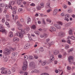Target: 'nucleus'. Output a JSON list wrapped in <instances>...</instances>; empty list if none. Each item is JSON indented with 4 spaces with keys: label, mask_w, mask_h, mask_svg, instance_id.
<instances>
[{
    "label": "nucleus",
    "mask_w": 75,
    "mask_h": 75,
    "mask_svg": "<svg viewBox=\"0 0 75 75\" xmlns=\"http://www.w3.org/2000/svg\"><path fill=\"white\" fill-rule=\"evenodd\" d=\"M62 42H66V41L65 40H62Z\"/></svg>",
    "instance_id": "61"
},
{
    "label": "nucleus",
    "mask_w": 75,
    "mask_h": 75,
    "mask_svg": "<svg viewBox=\"0 0 75 75\" xmlns=\"http://www.w3.org/2000/svg\"><path fill=\"white\" fill-rule=\"evenodd\" d=\"M11 53V52L9 49H6L4 51V54L5 55H10Z\"/></svg>",
    "instance_id": "4"
},
{
    "label": "nucleus",
    "mask_w": 75,
    "mask_h": 75,
    "mask_svg": "<svg viewBox=\"0 0 75 75\" xmlns=\"http://www.w3.org/2000/svg\"><path fill=\"white\" fill-rule=\"evenodd\" d=\"M35 34L38 35H39V34L40 33V32L38 31H36L35 32Z\"/></svg>",
    "instance_id": "30"
},
{
    "label": "nucleus",
    "mask_w": 75,
    "mask_h": 75,
    "mask_svg": "<svg viewBox=\"0 0 75 75\" xmlns=\"http://www.w3.org/2000/svg\"><path fill=\"white\" fill-rule=\"evenodd\" d=\"M70 24H71V23H69L65 24V27H67L69 26V25H70Z\"/></svg>",
    "instance_id": "24"
},
{
    "label": "nucleus",
    "mask_w": 75,
    "mask_h": 75,
    "mask_svg": "<svg viewBox=\"0 0 75 75\" xmlns=\"http://www.w3.org/2000/svg\"><path fill=\"white\" fill-rule=\"evenodd\" d=\"M61 28V26H60L59 25H57V28L58 29H60Z\"/></svg>",
    "instance_id": "40"
},
{
    "label": "nucleus",
    "mask_w": 75,
    "mask_h": 75,
    "mask_svg": "<svg viewBox=\"0 0 75 75\" xmlns=\"http://www.w3.org/2000/svg\"><path fill=\"white\" fill-rule=\"evenodd\" d=\"M6 54H4L3 56V58L4 59L7 58V56H6Z\"/></svg>",
    "instance_id": "43"
},
{
    "label": "nucleus",
    "mask_w": 75,
    "mask_h": 75,
    "mask_svg": "<svg viewBox=\"0 0 75 75\" xmlns=\"http://www.w3.org/2000/svg\"><path fill=\"white\" fill-rule=\"evenodd\" d=\"M42 22L43 24H45V21L44 19H42Z\"/></svg>",
    "instance_id": "56"
},
{
    "label": "nucleus",
    "mask_w": 75,
    "mask_h": 75,
    "mask_svg": "<svg viewBox=\"0 0 75 75\" xmlns=\"http://www.w3.org/2000/svg\"><path fill=\"white\" fill-rule=\"evenodd\" d=\"M34 57L35 59H37L38 58V57L37 55H35Z\"/></svg>",
    "instance_id": "54"
},
{
    "label": "nucleus",
    "mask_w": 75,
    "mask_h": 75,
    "mask_svg": "<svg viewBox=\"0 0 75 75\" xmlns=\"http://www.w3.org/2000/svg\"><path fill=\"white\" fill-rule=\"evenodd\" d=\"M61 57H62V56L61 55L59 54L58 55V57L59 58H61Z\"/></svg>",
    "instance_id": "64"
},
{
    "label": "nucleus",
    "mask_w": 75,
    "mask_h": 75,
    "mask_svg": "<svg viewBox=\"0 0 75 75\" xmlns=\"http://www.w3.org/2000/svg\"><path fill=\"white\" fill-rule=\"evenodd\" d=\"M29 66H30V67H35V65L34 62H32L30 63Z\"/></svg>",
    "instance_id": "7"
},
{
    "label": "nucleus",
    "mask_w": 75,
    "mask_h": 75,
    "mask_svg": "<svg viewBox=\"0 0 75 75\" xmlns=\"http://www.w3.org/2000/svg\"><path fill=\"white\" fill-rule=\"evenodd\" d=\"M17 3L18 5H20L21 4V0H18Z\"/></svg>",
    "instance_id": "17"
},
{
    "label": "nucleus",
    "mask_w": 75,
    "mask_h": 75,
    "mask_svg": "<svg viewBox=\"0 0 75 75\" xmlns=\"http://www.w3.org/2000/svg\"><path fill=\"white\" fill-rule=\"evenodd\" d=\"M20 21L22 23H23L24 22V19H23L22 18L20 19Z\"/></svg>",
    "instance_id": "51"
},
{
    "label": "nucleus",
    "mask_w": 75,
    "mask_h": 75,
    "mask_svg": "<svg viewBox=\"0 0 75 75\" xmlns=\"http://www.w3.org/2000/svg\"><path fill=\"white\" fill-rule=\"evenodd\" d=\"M50 59L48 61V62L49 64H50L54 60V55H52L50 56Z\"/></svg>",
    "instance_id": "3"
},
{
    "label": "nucleus",
    "mask_w": 75,
    "mask_h": 75,
    "mask_svg": "<svg viewBox=\"0 0 75 75\" xmlns=\"http://www.w3.org/2000/svg\"><path fill=\"white\" fill-rule=\"evenodd\" d=\"M73 58H74V57L73 56H70L68 58V60L69 63H71V60H72V61L73 60Z\"/></svg>",
    "instance_id": "8"
},
{
    "label": "nucleus",
    "mask_w": 75,
    "mask_h": 75,
    "mask_svg": "<svg viewBox=\"0 0 75 75\" xmlns=\"http://www.w3.org/2000/svg\"><path fill=\"white\" fill-rule=\"evenodd\" d=\"M67 68L68 70H70V69H71V68L69 67H67Z\"/></svg>",
    "instance_id": "55"
},
{
    "label": "nucleus",
    "mask_w": 75,
    "mask_h": 75,
    "mask_svg": "<svg viewBox=\"0 0 75 75\" xmlns=\"http://www.w3.org/2000/svg\"><path fill=\"white\" fill-rule=\"evenodd\" d=\"M73 49H73V48H72L70 49V50H69V51H68V52H71V51H72L73 50Z\"/></svg>",
    "instance_id": "53"
},
{
    "label": "nucleus",
    "mask_w": 75,
    "mask_h": 75,
    "mask_svg": "<svg viewBox=\"0 0 75 75\" xmlns=\"http://www.w3.org/2000/svg\"><path fill=\"white\" fill-rule=\"evenodd\" d=\"M0 31L4 34H5L6 35L7 33V32L3 26H0Z\"/></svg>",
    "instance_id": "2"
},
{
    "label": "nucleus",
    "mask_w": 75,
    "mask_h": 75,
    "mask_svg": "<svg viewBox=\"0 0 75 75\" xmlns=\"http://www.w3.org/2000/svg\"><path fill=\"white\" fill-rule=\"evenodd\" d=\"M13 41L14 42H15V41H18L19 39L17 38H15L13 39Z\"/></svg>",
    "instance_id": "11"
},
{
    "label": "nucleus",
    "mask_w": 75,
    "mask_h": 75,
    "mask_svg": "<svg viewBox=\"0 0 75 75\" xmlns=\"http://www.w3.org/2000/svg\"><path fill=\"white\" fill-rule=\"evenodd\" d=\"M18 29L20 30V32H17L16 33L17 35L20 38H22L23 37V34L25 33V31L24 30H22L21 28L20 27H18Z\"/></svg>",
    "instance_id": "1"
},
{
    "label": "nucleus",
    "mask_w": 75,
    "mask_h": 75,
    "mask_svg": "<svg viewBox=\"0 0 75 75\" xmlns=\"http://www.w3.org/2000/svg\"><path fill=\"white\" fill-rule=\"evenodd\" d=\"M24 58L26 60V59H28V56H27L26 55H25L24 56Z\"/></svg>",
    "instance_id": "34"
},
{
    "label": "nucleus",
    "mask_w": 75,
    "mask_h": 75,
    "mask_svg": "<svg viewBox=\"0 0 75 75\" xmlns=\"http://www.w3.org/2000/svg\"><path fill=\"white\" fill-rule=\"evenodd\" d=\"M5 24L6 25H7L8 27H10V26L9 25V23H8L6 22H5Z\"/></svg>",
    "instance_id": "19"
},
{
    "label": "nucleus",
    "mask_w": 75,
    "mask_h": 75,
    "mask_svg": "<svg viewBox=\"0 0 75 75\" xmlns=\"http://www.w3.org/2000/svg\"><path fill=\"white\" fill-rule=\"evenodd\" d=\"M35 4L33 3H32L31 4H30V6H35Z\"/></svg>",
    "instance_id": "42"
},
{
    "label": "nucleus",
    "mask_w": 75,
    "mask_h": 75,
    "mask_svg": "<svg viewBox=\"0 0 75 75\" xmlns=\"http://www.w3.org/2000/svg\"><path fill=\"white\" fill-rule=\"evenodd\" d=\"M59 35H60V36H61V37H63V33H59Z\"/></svg>",
    "instance_id": "49"
},
{
    "label": "nucleus",
    "mask_w": 75,
    "mask_h": 75,
    "mask_svg": "<svg viewBox=\"0 0 75 75\" xmlns=\"http://www.w3.org/2000/svg\"><path fill=\"white\" fill-rule=\"evenodd\" d=\"M45 64H46V63L44 62H42V66H44V65H45Z\"/></svg>",
    "instance_id": "37"
},
{
    "label": "nucleus",
    "mask_w": 75,
    "mask_h": 75,
    "mask_svg": "<svg viewBox=\"0 0 75 75\" xmlns=\"http://www.w3.org/2000/svg\"><path fill=\"white\" fill-rule=\"evenodd\" d=\"M9 35L10 37H12L13 36V32L12 31L10 32L9 33Z\"/></svg>",
    "instance_id": "13"
},
{
    "label": "nucleus",
    "mask_w": 75,
    "mask_h": 75,
    "mask_svg": "<svg viewBox=\"0 0 75 75\" xmlns=\"http://www.w3.org/2000/svg\"><path fill=\"white\" fill-rule=\"evenodd\" d=\"M32 28L33 30H35L36 29V26L35 25H33L32 26Z\"/></svg>",
    "instance_id": "18"
},
{
    "label": "nucleus",
    "mask_w": 75,
    "mask_h": 75,
    "mask_svg": "<svg viewBox=\"0 0 75 75\" xmlns=\"http://www.w3.org/2000/svg\"><path fill=\"white\" fill-rule=\"evenodd\" d=\"M72 30H69V35H72Z\"/></svg>",
    "instance_id": "26"
},
{
    "label": "nucleus",
    "mask_w": 75,
    "mask_h": 75,
    "mask_svg": "<svg viewBox=\"0 0 75 75\" xmlns=\"http://www.w3.org/2000/svg\"><path fill=\"white\" fill-rule=\"evenodd\" d=\"M18 16H17V15H16L15 16V20L16 19H18Z\"/></svg>",
    "instance_id": "48"
},
{
    "label": "nucleus",
    "mask_w": 75,
    "mask_h": 75,
    "mask_svg": "<svg viewBox=\"0 0 75 75\" xmlns=\"http://www.w3.org/2000/svg\"><path fill=\"white\" fill-rule=\"evenodd\" d=\"M25 62L26 64H24L22 67V70L24 71H26L27 68V65L28 63L27 61H26Z\"/></svg>",
    "instance_id": "6"
},
{
    "label": "nucleus",
    "mask_w": 75,
    "mask_h": 75,
    "mask_svg": "<svg viewBox=\"0 0 75 75\" xmlns=\"http://www.w3.org/2000/svg\"><path fill=\"white\" fill-rule=\"evenodd\" d=\"M22 9L21 8H20L18 10V11H22Z\"/></svg>",
    "instance_id": "60"
},
{
    "label": "nucleus",
    "mask_w": 75,
    "mask_h": 75,
    "mask_svg": "<svg viewBox=\"0 0 75 75\" xmlns=\"http://www.w3.org/2000/svg\"><path fill=\"white\" fill-rule=\"evenodd\" d=\"M34 59V57L32 56H29V59L31 60V59Z\"/></svg>",
    "instance_id": "20"
},
{
    "label": "nucleus",
    "mask_w": 75,
    "mask_h": 75,
    "mask_svg": "<svg viewBox=\"0 0 75 75\" xmlns=\"http://www.w3.org/2000/svg\"><path fill=\"white\" fill-rule=\"evenodd\" d=\"M40 51H41L42 52H43V51H44V49H43V47H40Z\"/></svg>",
    "instance_id": "28"
},
{
    "label": "nucleus",
    "mask_w": 75,
    "mask_h": 75,
    "mask_svg": "<svg viewBox=\"0 0 75 75\" xmlns=\"http://www.w3.org/2000/svg\"><path fill=\"white\" fill-rule=\"evenodd\" d=\"M1 70L2 71H1V74H7V71L5 70V69L4 68L2 67L1 68Z\"/></svg>",
    "instance_id": "5"
},
{
    "label": "nucleus",
    "mask_w": 75,
    "mask_h": 75,
    "mask_svg": "<svg viewBox=\"0 0 75 75\" xmlns=\"http://www.w3.org/2000/svg\"><path fill=\"white\" fill-rule=\"evenodd\" d=\"M58 25L57 24H54V26L55 27H56V28H57Z\"/></svg>",
    "instance_id": "46"
},
{
    "label": "nucleus",
    "mask_w": 75,
    "mask_h": 75,
    "mask_svg": "<svg viewBox=\"0 0 75 75\" xmlns=\"http://www.w3.org/2000/svg\"><path fill=\"white\" fill-rule=\"evenodd\" d=\"M51 8H49V9L47 10V13H50L51 11V9H50Z\"/></svg>",
    "instance_id": "47"
},
{
    "label": "nucleus",
    "mask_w": 75,
    "mask_h": 75,
    "mask_svg": "<svg viewBox=\"0 0 75 75\" xmlns=\"http://www.w3.org/2000/svg\"><path fill=\"white\" fill-rule=\"evenodd\" d=\"M7 74H11V71L9 69H8L7 70Z\"/></svg>",
    "instance_id": "32"
},
{
    "label": "nucleus",
    "mask_w": 75,
    "mask_h": 75,
    "mask_svg": "<svg viewBox=\"0 0 75 75\" xmlns=\"http://www.w3.org/2000/svg\"><path fill=\"white\" fill-rule=\"evenodd\" d=\"M12 55L13 57H15V55H16V53L14 52L13 53Z\"/></svg>",
    "instance_id": "45"
},
{
    "label": "nucleus",
    "mask_w": 75,
    "mask_h": 75,
    "mask_svg": "<svg viewBox=\"0 0 75 75\" xmlns=\"http://www.w3.org/2000/svg\"><path fill=\"white\" fill-rule=\"evenodd\" d=\"M10 51H14V48H11L10 49Z\"/></svg>",
    "instance_id": "52"
},
{
    "label": "nucleus",
    "mask_w": 75,
    "mask_h": 75,
    "mask_svg": "<svg viewBox=\"0 0 75 75\" xmlns=\"http://www.w3.org/2000/svg\"><path fill=\"white\" fill-rule=\"evenodd\" d=\"M13 13L14 14H16V11H13Z\"/></svg>",
    "instance_id": "57"
},
{
    "label": "nucleus",
    "mask_w": 75,
    "mask_h": 75,
    "mask_svg": "<svg viewBox=\"0 0 75 75\" xmlns=\"http://www.w3.org/2000/svg\"><path fill=\"white\" fill-rule=\"evenodd\" d=\"M4 59V61H5V62H7V60H8V59H7V57Z\"/></svg>",
    "instance_id": "50"
},
{
    "label": "nucleus",
    "mask_w": 75,
    "mask_h": 75,
    "mask_svg": "<svg viewBox=\"0 0 75 75\" xmlns=\"http://www.w3.org/2000/svg\"><path fill=\"white\" fill-rule=\"evenodd\" d=\"M5 7L6 9H8V7H9L8 5H8H5Z\"/></svg>",
    "instance_id": "44"
},
{
    "label": "nucleus",
    "mask_w": 75,
    "mask_h": 75,
    "mask_svg": "<svg viewBox=\"0 0 75 75\" xmlns=\"http://www.w3.org/2000/svg\"><path fill=\"white\" fill-rule=\"evenodd\" d=\"M36 9L37 10H40L41 9V7L38 6L36 7Z\"/></svg>",
    "instance_id": "15"
},
{
    "label": "nucleus",
    "mask_w": 75,
    "mask_h": 75,
    "mask_svg": "<svg viewBox=\"0 0 75 75\" xmlns=\"http://www.w3.org/2000/svg\"><path fill=\"white\" fill-rule=\"evenodd\" d=\"M4 6V4H0V7H3Z\"/></svg>",
    "instance_id": "35"
},
{
    "label": "nucleus",
    "mask_w": 75,
    "mask_h": 75,
    "mask_svg": "<svg viewBox=\"0 0 75 75\" xmlns=\"http://www.w3.org/2000/svg\"><path fill=\"white\" fill-rule=\"evenodd\" d=\"M59 53V52L57 51H54L53 52V54L54 55H57V54H58Z\"/></svg>",
    "instance_id": "14"
},
{
    "label": "nucleus",
    "mask_w": 75,
    "mask_h": 75,
    "mask_svg": "<svg viewBox=\"0 0 75 75\" xmlns=\"http://www.w3.org/2000/svg\"><path fill=\"white\" fill-rule=\"evenodd\" d=\"M46 8H51V7H50V1H49L47 3Z\"/></svg>",
    "instance_id": "9"
},
{
    "label": "nucleus",
    "mask_w": 75,
    "mask_h": 75,
    "mask_svg": "<svg viewBox=\"0 0 75 75\" xmlns=\"http://www.w3.org/2000/svg\"><path fill=\"white\" fill-rule=\"evenodd\" d=\"M69 18V15L67 14L65 15V18Z\"/></svg>",
    "instance_id": "27"
},
{
    "label": "nucleus",
    "mask_w": 75,
    "mask_h": 75,
    "mask_svg": "<svg viewBox=\"0 0 75 75\" xmlns=\"http://www.w3.org/2000/svg\"><path fill=\"white\" fill-rule=\"evenodd\" d=\"M34 72L37 73L38 72H39V70H38L35 69L34 70Z\"/></svg>",
    "instance_id": "36"
},
{
    "label": "nucleus",
    "mask_w": 75,
    "mask_h": 75,
    "mask_svg": "<svg viewBox=\"0 0 75 75\" xmlns=\"http://www.w3.org/2000/svg\"><path fill=\"white\" fill-rule=\"evenodd\" d=\"M67 42L69 44H70L71 43V41L69 40H68L67 41Z\"/></svg>",
    "instance_id": "59"
},
{
    "label": "nucleus",
    "mask_w": 75,
    "mask_h": 75,
    "mask_svg": "<svg viewBox=\"0 0 75 75\" xmlns=\"http://www.w3.org/2000/svg\"><path fill=\"white\" fill-rule=\"evenodd\" d=\"M57 11H58V10L57 9H55L54 11L53 14L54 16H55L56 14H57Z\"/></svg>",
    "instance_id": "10"
},
{
    "label": "nucleus",
    "mask_w": 75,
    "mask_h": 75,
    "mask_svg": "<svg viewBox=\"0 0 75 75\" xmlns=\"http://www.w3.org/2000/svg\"><path fill=\"white\" fill-rule=\"evenodd\" d=\"M40 6H42L41 7V8H43L44 7V3H41L40 4Z\"/></svg>",
    "instance_id": "21"
},
{
    "label": "nucleus",
    "mask_w": 75,
    "mask_h": 75,
    "mask_svg": "<svg viewBox=\"0 0 75 75\" xmlns=\"http://www.w3.org/2000/svg\"><path fill=\"white\" fill-rule=\"evenodd\" d=\"M35 53H37L38 52H40V51H39V50H36L35 52Z\"/></svg>",
    "instance_id": "62"
},
{
    "label": "nucleus",
    "mask_w": 75,
    "mask_h": 75,
    "mask_svg": "<svg viewBox=\"0 0 75 75\" xmlns=\"http://www.w3.org/2000/svg\"><path fill=\"white\" fill-rule=\"evenodd\" d=\"M23 75H28V73L26 72H24L23 73Z\"/></svg>",
    "instance_id": "41"
},
{
    "label": "nucleus",
    "mask_w": 75,
    "mask_h": 75,
    "mask_svg": "<svg viewBox=\"0 0 75 75\" xmlns=\"http://www.w3.org/2000/svg\"><path fill=\"white\" fill-rule=\"evenodd\" d=\"M68 48H69V46L68 45H65V48L66 49V50H68Z\"/></svg>",
    "instance_id": "25"
},
{
    "label": "nucleus",
    "mask_w": 75,
    "mask_h": 75,
    "mask_svg": "<svg viewBox=\"0 0 75 75\" xmlns=\"http://www.w3.org/2000/svg\"><path fill=\"white\" fill-rule=\"evenodd\" d=\"M16 8L17 7H16V6H14V7H13V10H16Z\"/></svg>",
    "instance_id": "58"
},
{
    "label": "nucleus",
    "mask_w": 75,
    "mask_h": 75,
    "mask_svg": "<svg viewBox=\"0 0 75 75\" xmlns=\"http://www.w3.org/2000/svg\"><path fill=\"white\" fill-rule=\"evenodd\" d=\"M58 25H62L63 23L62 22H58Z\"/></svg>",
    "instance_id": "31"
},
{
    "label": "nucleus",
    "mask_w": 75,
    "mask_h": 75,
    "mask_svg": "<svg viewBox=\"0 0 75 75\" xmlns=\"http://www.w3.org/2000/svg\"><path fill=\"white\" fill-rule=\"evenodd\" d=\"M15 4V2H14V1H13L12 2H10L9 3V4H10V5H14Z\"/></svg>",
    "instance_id": "16"
},
{
    "label": "nucleus",
    "mask_w": 75,
    "mask_h": 75,
    "mask_svg": "<svg viewBox=\"0 0 75 75\" xmlns=\"http://www.w3.org/2000/svg\"><path fill=\"white\" fill-rule=\"evenodd\" d=\"M12 71L13 72H14L16 71V70L15 69V68L13 67L12 68Z\"/></svg>",
    "instance_id": "33"
},
{
    "label": "nucleus",
    "mask_w": 75,
    "mask_h": 75,
    "mask_svg": "<svg viewBox=\"0 0 75 75\" xmlns=\"http://www.w3.org/2000/svg\"><path fill=\"white\" fill-rule=\"evenodd\" d=\"M1 21H2V23H4V22H5V18L4 17L3 18Z\"/></svg>",
    "instance_id": "23"
},
{
    "label": "nucleus",
    "mask_w": 75,
    "mask_h": 75,
    "mask_svg": "<svg viewBox=\"0 0 75 75\" xmlns=\"http://www.w3.org/2000/svg\"><path fill=\"white\" fill-rule=\"evenodd\" d=\"M25 49V50H27L28 48V45H26L24 46Z\"/></svg>",
    "instance_id": "29"
},
{
    "label": "nucleus",
    "mask_w": 75,
    "mask_h": 75,
    "mask_svg": "<svg viewBox=\"0 0 75 75\" xmlns=\"http://www.w3.org/2000/svg\"><path fill=\"white\" fill-rule=\"evenodd\" d=\"M71 12H72V10L71 9H69L68 10V13H71Z\"/></svg>",
    "instance_id": "39"
},
{
    "label": "nucleus",
    "mask_w": 75,
    "mask_h": 75,
    "mask_svg": "<svg viewBox=\"0 0 75 75\" xmlns=\"http://www.w3.org/2000/svg\"><path fill=\"white\" fill-rule=\"evenodd\" d=\"M64 20H66V21H69V19H68V18H65L64 19Z\"/></svg>",
    "instance_id": "63"
},
{
    "label": "nucleus",
    "mask_w": 75,
    "mask_h": 75,
    "mask_svg": "<svg viewBox=\"0 0 75 75\" xmlns=\"http://www.w3.org/2000/svg\"><path fill=\"white\" fill-rule=\"evenodd\" d=\"M71 39H72V40H75V37H74V36H72L71 37Z\"/></svg>",
    "instance_id": "38"
},
{
    "label": "nucleus",
    "mask_w": 75,
    "mask_h": 75,
    "mask_svg": "<svg viewBox=\"0 0 75 75\" xmlns=\"http://www.w3.org/2000/svg\"><path fill=\"white\" fill-rule=\"evenodd\" d=\"M50 29L53 31H56V29H55V28H54L53 26H51L50 27Z\"/></svg>",
    "instance_id": "12"
},
{
    "label": "nucleus",
    "mask_w": 75,
    "mask_h": 75,
    "mask_svg": "<svg viewBox=\"0 0 75 75\" xmlns=\"http://www.w3.org/2000/svg\"><path fill=\"white\" fill-rule=\"evenodd\" d=\"M8 7L9 8H11L12 10H13V7H12V6H11V5H10L9 4Z\"/></svg>",
    "instance_id": "22"
}]
</instances>
